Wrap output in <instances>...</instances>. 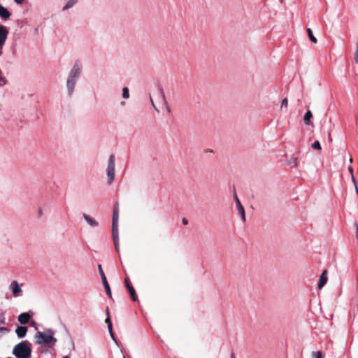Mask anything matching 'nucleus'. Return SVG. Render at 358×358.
Segmentation results:
<instances>
[{
  "instance_id": "7",
  "label": "nucleus",
  "mask_w": 358,
  "mask_h": 358,
  "mask_svg": "<svg viewBox=\"0 0 358 358\" xmlns=\"http://www.w3.org/2000/svg\"><path fill=\"white\" fill-rule=\"evenodd\" d=\"M328 280L327 278V270H324L320 277L319 282L317 284L318 289H321L327 283Z\"/></svg>"
},
{
  "instance_id": "2",
  "label": "nucleus",
  "mask_w": 358,
  "mask_h": 358,
  "mask_svg": "<svg viewBox=\"0 0 358 358\" xmlns=\"http://www.w3.org/2000/svg\"><path fill=\"white\" fill-rule=\"evenodd\" d=\"M13 354L17 358H30L31 349L29 343L27 341H22L17 344L13 348Z\"/></svg>"
},
{
  "instance_id": "11",
  "label": "nucleus",
  "mask_w": 358,
  "mask_h": 358,
  "mask_svg": "<svg viewBox=\"0 0 358 358\" xmlns=\"http://www.w3.org/2000/svg\"><path fill=\"white\" fill-rule=\"evenodd\" d=\"M27 327L25 326L17 327L15 329V333L19 338H24L27 332Z\"/></svg>"
},
{
  "instance_id": "35",
  "label": "nucleus",
  "mask_w": 358,
  "mask_h": 358,
  "mask_svg": "<svg viewBox=\"0 0 358 358\" xmlns=\"http://www.w3.org/2000/svg\"><path fill=\"white\" fill-rule=\"evenodd\" d=\"M108 329L109 331H111V330L113 329L112 323H110L109 324H108Z\"/></svg>"
},
{
  "instance_id": "12",
  "label": "nucleus",
  "mask_w": 358,
  "mask_h": 358,
  "mask_svg": "<svg viewBox=\"0 0 358 358\" xmlns=\"http://www.w3.org/2000/svg\"><path fill=\"white\" fill-rule=\"evenodd\" d=\"M112 235L114 241L115 250L119 252V238H118V229L112 230Z\"/></svg>"
},
{
  "instance_id": "15",
  "label": "nucleus",
  "mask_w": 358,
  "mask_h": 358,
  "mask_svg": "<svg viewBox=\"0 0 358 358\" xmlns=\"http://www.w3.org/2000/svg\"><path fill=\"white\" fill-rule=\"evenodd\" d=\"M75 84H76L75 78H72L69 77L67 80V86H68V90H69V94H71L73 93Z\"/></svg>"
},
{
  "instance_id": "34",
  "label": "nucleus",
  "mask_w": 358,
  "mask_h": 358,
  "mask_svg": "<svg viewBox=\"0 0 358 358\" xmlns=\"http://www.w3.org/2000/svg\"><path fill=\"white\" fill-rule=\"evenodd\" d=\"M14 1L17 4H22L24 1V0H14Z\"/></svg>"
},
{
  "instance_id": "26",
  "label": "nucleus",
  "mask_w": 358,
  "mask_h": 358,
  "mask_svg": "<svg viewBox=\"0 0 358 358\" xmlns=\"http://www.w3.org/2000/svg\"><path fill=\"white\" fill-rule=\"evenodd\" d=\"M348 171L350 172V173L351 175L352 181L354 183V185H355V178L354 175H353V169H352V166H348Z\"/></svg>"
},
{
  "instance_id": "21",
  "label": "nucleus",
  "mask_w": 358,
  "mask_h": 358,
  "mask_svg": "<svg viewBox=\"0 0 358 358\" xmlns=\"http://www.w3.org/2000/svg\"><path fill=\"white\" fill-rule=\"evenodd\" d=\"M78 2V0H69L66 4L64 7V10H67L72 6H73L76 3Z\"/></svg>"
},
{
  "instance_id": "43",
  "label": "nucleus",
  "mask_w": 358,
  "mask_h": 358,
  "mask_svg": "<svg viewBox=\"0 0 358 358\" xmlns=\"http://www.w3.org/2000/svg\"><path fill=\"white\" fill-rule=\"evenodd\" d=\"M109 333H110V334H113V329L111 330V331H109Z\"/></svg>"
},
{
  "instance_id": "33",
  "label": "nucleus",
  "mask_w": 358,
  "mask_h": 358,
  "mask_svg": "<svg viewBox=\"0 0 358 358\" xmlns=\"http://www.w3.org/2000/svg\"><path fill=\"white\" fill-rule=\"evenodd\" d=\"M182 224H183L184 225H187V224H188V220H187V219H186L185 217L182 218Z\"/></svg>"
},
{
  "instance_id": "27",
  "label": "nucleus",
  "mask_w": 358,
  "mask_h": 358,
  "mask_svg": "<svg viewBox=\"0 0 358 358\" xmlns=\"http://www.w3.org/2000/svg\"><path fill=\"white\" fill-rule=\"evenodd\" d=\"M355 61L356 63H358V43L356 45V50L355 52Z\"/></svg>"
},
{
  "instance_id": "42",
  "label": "nucleus",
  "mask_w": 358,
  "mask_h": 358,
  "mask_svg": "<svg viewBox=\"0 0 358 358\" xmlns=\"http://www.w3.org/2000/svg\"><path fill=\"white\" fill-rule=\"evenodd\" d=\"M63 358H70L69 356L66 355V356H64Z\"/></svg>"
},
{
  "instance_id": "30",
  "label": "nucleus",
  "mask_w": 358,
  "mask_h": 358,
  "mask_svg": "<svg viewBox=\"0 0 358 358\" xmlns=\"http://www.w3.org/2000/svg\"><path fill=\"white\" fill-rule=\"evenodd\" d=\"M107 315H108V317L106 319V322L107 323V324H109L110 323H112V322H111L110 319L109 317L108 310H107Z\"/></svg>"
},
{
  "instance_id": "40",
  "label": "nucleus",
  "mask_w": 358,
  "mask_h": 358,
  "mask_svg": "<svg viewBox=\"0 0 358 358\" xmlns=\"http://www.w3.org/2000/svg\"><path fill=\"white\" fill-rule=\"evenodd\" d=\"M231 358H236L235 355L234 353L231 354Z\"/></svg>"
},
{
  "instance_id": "24",
  "label": "nucleus",
  "mask_w": 358,
  "mask_h": 358,
  "mask_svg": "<svg viewBox=\"0 0 358 358\" xmlns=\"http://www.w3.org/2000/svg\"><path fill=\"white\" fill-rule=\"evenodd\" d=\"M122 96L124 99H128L129 97V89L126 87L122 90Z\"/></svg>"
},
{
  "instance_id": "37",
  "label": "nucleus",
  "mask_w": 358,
  "mask_h": 358,
  "mask_svg": "<svg viewBox=\"0 0 358 358\" xmlns=\"http://www.w3.org/2000/svg\"><path fill=\"white\" fill-rule=\"evenodd\" d=\"M357 233V237H358V225L357 224H355Z\"/></svg>"
},
{
  "instance_id": "38",
  "label": "nucleus",
  "mask_w": 358,
  "mask_h": 358,
  "mask_svg": "<svg viewBox=\"0 0 358 358\" xmlns=\"http://www.w3.org/2000/svg\"><path fill=\"white\" fill-rule=\"evenodd\" d=\"M355 191H356V193L358 194V188L357 187V185L355 184Z\"/></svg>"
},
{
  "instance_id": "36",
  "label": "nucleus",
  "mask_w": 358,
  "mask_h": 358,
  "mask_svg": "<svg viewBox=\"0 0 358 358\" xmlns=\"http://www.w3.org/2000/svg\"><path fill=\"white\" fill-rule=\"evenodd\" d=\"M110 335L111 338H113V340L117 343V341H116V339L115 338L114 333L112 334H110Z\"/></svg>"
},
{
  "instance_id": "10",
  "label": "nucleus",
  "mask_w": 358,
  "mask_h": 358,
  "mask_svg": "<svg viewBox=\"0 0 358 358\" xmlns=\"http://www.w3.org/2000/svg\"><path fill=\"white\" fill-rule=\"evenodd\" d=\"M80 73V69L77 63H76L72 68L69 77L72 78H75L78 77Z\"/></svg>"
},
{
  "instance_id": "18",
  "label": "nucleus",
  "mask_w": 358,
  "mask_h": 358,
  "mask_svg": "<svg viewBox=\"0 0 358 358\" xmlns=\"http://www.w3.org/2000/svg\"><path fill=\"white\" fill-rule=\"evenodd\" d=\"M159 90L160 94L162 95L163 102H164V105L166 106L168 112L170 113L171 110H170L169 106L168 104V102L166 101L164 92L163 89L161 87L159 88Z\"/></svg>"
},
{
  "instance_id": "1",
  "label": "nucleus",
  "mask_w": 358,
  "mask_h": 358,
  "mask_svg": "<svg viewBox=\"0 0 358 358\" xmlns=\"http://www.w3.org/2000/svg\"><path fill=\"white\" fill-rule=\"evenodd\" d=\"M55 332L52 329H48L45 331H37L34 335L36 343L38 345H45L48 347H52L55 345L57 340L54 336Z\"/></svg>"
},
{
  "instance_id": "4",
  "label": "nucleus",
  "mask_w": 358,
  "mask_h": 358,
  "mask_svg": "<svg viewBox=\"0 0 358 358\" xmlns=\"http://www.w3.org/2000/svg\"><path fill=\"white\" fill-rule=\"evenodd\" d=\"M98 269H99V274L101 277L102 282H103V287L106 289V292L110 298H112L110 288L109 284L107 281L106 277L105 275V273L102 269V266L101 264L98 265Z\"/></svg>"
},
{
  "instance_id": "28",
  "label": "nucleus",
  "mask_w": 358,
  "mask_h": 358,
  "mask_svg": "<svg viewBox=\"0 0 358 358\" xmlns=\"http://www.w3.org/2000/svg\"><path fill=\"white\" fill-rule=\"evenodd\" d=\"M124 283H125V286L127 288V285H131V283H130V281H129V279L128 277H126L125 279H124Z\"/></svg>"
},
{
  "instance_id": "13",
  "label": "nucleus",
  "mask_w": 358,
  "mask_h": 358,
  "mask_svg": "<svg viewBox=\"0 0 358 358\" xmlns=\"http://www.w3.org/2000/svg\"><path fill=\"white\" fill-rule=\"evenodd\" d=\"M83 217L85 220V221L92 227H97L99 223L96 220H95L94 218L90 217L89 215L84 213Z\"/></svg>"
},
{
  "instance_id": "22",
  "label": "nucleus",
  "mask_w": 358,
  "mask_h": 358,
  "mask_svg": "<svg viewBox=\"0 0 358 358\" xmlns=\"http://www.w3.org/2000/svg\"><path fill=\"white\" fill-rule=\"evenodd\" d=\"M311 357L312 358H322L323 355L321 351H313L311 352Z\"/></svg>"
},
{
  "instance_id": "29",
  "label": "nucleus",
  "mask_w": 358,
  "mask_h": 358,
  "mask_svg": "<svg viewBox=\"0 0 358 358\" xmlns=\"http://www.w3.org/2000/svg\"><path fill=\"white\" fill-rule=\"evenodd\" d=\"M9 329L6 327H0V332L8 333Z\"/></svg>"
},
{
  "instance_id": "3",
  "label": "nucleus",
  "mask_w": 358,
  "mask_h": 358,
  "mask_svg": "<svg viewBox=\"0 0 358 358\" xmlns=\"http://www.w3.org/2000/svg\"><path fill=\"white\" fill-rule=\"evenodd\" d=\"M115 155H111L108 159V164L107 167V176L108 178V183L110 185L115 178Z\"/></svg>"
},
{
  "instance_id": "31",
  "label": "nucleus",
  "mask_w": 358,
  "mask_h": 358,
  "mask_svg": "<svg viewBox=\"0 0 358 358\" xmlns=\"http://www.w3.org/2000/svg\"><path fill=\"white\" fill-rule=\"evenodd\" d=\"M291 160L292 161V163L294 164V166H297V164H296V157H292L291 159Z\"/></svg>"
},
{
  "instance_id": "16",
  "label": "nucleus",
  "mask_w": 358,
  "mask_h": 358,
  "mask_svg": "<svg viewBox=\"0 0 358 358\" xmlns=\"http://www.w3.org/2000/svg\"><path fill=\"white\" fill-rule=\"evenodd\" d=\"M10 16V13L2 5L0 4V17L3 19H8Z\"/></svg>"
},
{
  "instance_id": "25",
  "label": "nucleus",
  "mask_w": 358,
  "mask_h": 358,
  "mask_svg": "<svg viewBox=\"0 0 358 358\" xmlns=\"http://www.w3.org/2000/svg\"><path fill=\"white\" fill-rule=\"evenodd\" d=\"M312 148L313 149H317V150H321V145H320V143L318 141H315L313 144H312Z\"/></svg>"
},
{
  "instance_id": "17",
  "label": "nucleus",
  "mask_w": 358,
  "mask_h": 358,
  "mask_svg": "<svg viewBox=\"0 0 358 358\" xmlns=\"http://www.w3.org/2000/svg\"><path fill=\"white\" fill-rule=\"evenodd\" d=\"M10 286H11L13 293L14 295H17L20 292H22V289L19 287V285L17 281H13L11 282Z\"/></svg>"
},
{
  "instance_id": "32",
  "label": "nucleus",
  "mask_w": 358,
  "mask_h": 358,
  "mask_svg": "<svg viewBox=\"0 0 358 358\" xmlns=\"http://www.w3.org/2000/svg\"><path fill=\"white\" fill-rule=\"evenodd\" d=\"M150 101H151V103H152V105L153 108H154L157 111H159V110H158V109L157 108V107L155 106V103H154V102H153V100H152V97H151V96L150 97Z\"/></svg>"
},
{
  "instance_id": "8",
  "label": "nucleus",
  "mask_w": 358,
  "mask_h": 358,
  "mask_svg": "<svg viewBox=\"0 0 358 358\" xmlns=\"http://www.w3.org/2000/svg\"><path fill=\"white\" fill-rule=\"evenodd\" d=\"M235 200H236V203L237 210H238L239 214L241 215L243 221L245 222V210L236 194H235Z\"/></svg>"
},
{
  "instance_id": "20",
  "label": "nucleus",
  "mask_w": 358,
  "mask_h": 358,
  "mask_svg": "<svg viewBox=\"0 0 358 358\" xmlns=\"http://www.w3.org/2000/svg\"><path fill=\"white\" fill-rule=\"evenodd\" d=\"M307 34L308 36L309 39L314 43H317V38L314 36L313 31L310 28L307 29Z\"/></svg>"
},
{
  "instance_id": "39",
  "label": "nucleus",
  "mask_w": 358,
  "mask_h": 358,
  "mask_svg": "<svg viewBox=\"0 0 358 358\" xmlns=\"http://www.w3.org/2000/svg\"><path fill=\"white\" fill-rule=\"evenodd\" d=\"M329 141H332L331 137V134H330V133L329 134Z\"/></svg>"
},
{
  "instance_id": "23",
  "label": "nucleus",
  "mask_w": 358,
  "mask_h": 358,
  "mask_svg": "<svg viewBox=\"0 0 358 358\" xmlns=\"http://www.w3.org/2000/svg\"><path fill=\"white\" fill-rule=\"evenodd\" d=\"M287 105H288V100L287 98H284L281 102V106H280L281 110H282L283 108L287 109Z\"/></svg>"
},
{
  "instance_id": "9",
  "label": "nucleus",
  "mask_w": 358,
  "mask_h": 358,
  "mask_svg": "<svg viewBox=\"0 0 358 358\" xmlns=\"http://www.w3.org/2000/svg\"><path fill=\"white\" fill-rule=\"evenodd\" d=\"M31 315L27 313H24L18 316V321L22 324H26L29 322Z\"/></svg>"
},
{
  "instance_id": "41",
  "label": "nucleus",
  "mask_w": 358,
  "mask_h": 358,
  "mask_svg": "<svg viewBox=\"0 0 358 358\" xmlns=\"http://www.w3.org/2000/svg\"><path fill=\"white\" fill-rule=\"evenodd\" d=\"M349 162H350V163H352L353 159H352V157H350V158Z\"/></svg>"
},
{
  "instance_id": "19",
  "label": "nucleus",
  "mask_w": 358,
  "mask_h": 358,
  "mask_svg": "<svg viewBox=\"0 0 358 358\" xmlns=\"http://www.w3.org/2000/svg\"><path fill=\"white\" fill-rule=\"evenodd\" d=\"M312 117H313V114H312L311 111L310 110H308V111L305 114L304 118H303L304 122L306 125L310 124V119L312 118Z\"/></svg>"
},
{
  "instance_id": "44",
  "label": "nucleus",
  "mask_w": 358,
  "mask_h": 358,
  "mask_svg": "<svg viewBox=\"0 0 358 358\" xmlns=\"http://www.w3.org/2000/svg\"><path fill=\"white\" fill-rule=\"evenodd\" d=\"M125 358V357H124Z\"/></svg>"
},
{
  "instance_id": "6",
  "label": "nucleus",
  "mask_w": 358,
  "mask_h": 358,
  "mask_svg": "<svg viewBox=\"0 0 358 358\" xmlns=\"http://www.w3.org/2000/svg\"><path fill=\"white\" fill-rule=\"evenodd\" d=\"M118 208L115 206L113 213L112 230L118 229Z\"/></svg>"
},
{
  "instance_id": "5",
  "label": "nucleus",
  "mask_w": 358,
  "mask_h": 358,
  "mask_svg": "<svg viewBox=\"0 0 358 358\" xmlns=\"http://www.w3.org/2000/svg\"><path fill=\"white\" fill-rule=\"evenodd\" d=\"M8 35V30L7 28L3 25L0 24V48H2L5 44Z\"/></svg>"
},
{
  "instance_id": "14",
  "label": "nucleus",
  "mask_w": 358,
  "mask_h": 358,
  "mask_svg": "<svg viewBox=\"0 0 358 358\" xmlns=\"http://www.w3.org/2000/svg\"><path fill=\"white\" fill-rule=\"evenodd\" d=\"M127 290L130 294V296L133 301H136L138 300V296L136 295L134 287L132 285H127Z\"/></svg>"
}]
</instances>
